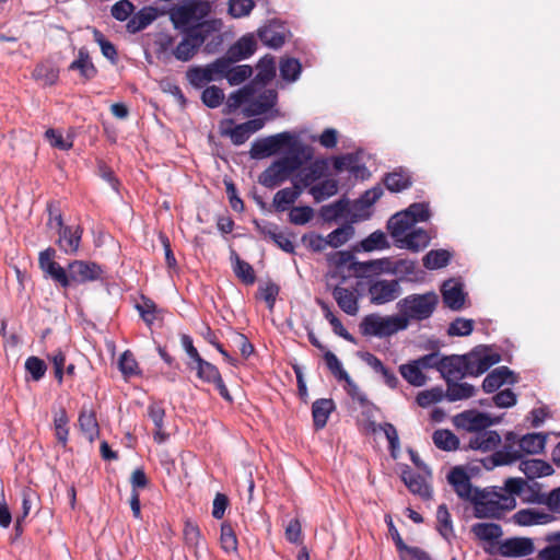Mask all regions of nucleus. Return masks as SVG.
Wrapping results in <instances>:
<instances>
[{
	"instance_id": "nucleus-40",
	"label": "nucleus",
	"mask_w": 560,
	"mask_h": 560,
	"mask_svg": "<svg viewBox=\"0 0 560 560\" xmlns=\"http://www.w3.org/2000/svg\"><path fill=\"white\" fill-rule=\"evenodd\" d=\"M69 417L65 410V408H59L57 411L54 412V429H55V435L58 441L62 445V447H66L68 444V438H69Z\"/></svg>"
},
{
	"instance_id": "nucleus-3",
	"label": "nucleus",
	"mask_w": 560,
	"mask_h": 560,
	"mask_svg": "<svg viewBox=\"0 0 560 560\" xmlns=\"http://www.w3.org/2000/svg\"><path fill=\"white\" fill-rule=\"evenodd\" d=\"M501 361V355L487 347H477L463 355L442 357L441 375L445 382L479 376Z\"/></svg>"
},
{
	"instance_id": "nucleus-13",
	"label": "nucleus",
	"mask_w": 560,
	"mask_h": 560,
	"mask_svg": "<svg viewBox=\"0 0 560 560\" xmlns=\"http://www.w3.org/2000/svg\"><path fill=\"white\" fill-rule=\"evenodd\" d=\"M256 50V39L252 34H246L230 46L222 59L229 63L249 58Z\"/></svg>"
},
{
	"instance_id": "nucleus-42",
	"label": "nucleus",
	"mask_w": 560,
	"mask_h": 560,
	"mask_svg": "<svg viewBox=\"0 0 560 560\" xmlns=\"http://www.w3.org/2000/svg\"><path fill=\"white\" fill-rule=\"evenodd\" d=\"M516 524L521 526H529L534 524H546L552 518L551 515L546 513L536 512L529 509H524L513 515Z\"/></svg>"
},
{
	"instance_id": "nucleus-36",
	"label": "nucleus",
	"mask_w": 560,
	"mask_h": 560,
	"mask_svg": "<svg viewBox=\"0 0 560 560\" xmlns=\"http://www.w3.org/2000/svg\"><path fill=\"white\" fill-rule=\"evenodd\" d=\"M187 366L191 371H195L197 377L205 383L211 384L215 380H219V376L221 375L215 365L206 361L202 358L197 360V362H195L194 364L187 363Z\"/></svg>"
},
{
	"instance_id": "nucleus-30",
	"label": "nucleus",
	"mask_w": 560,
	"mask_h": 560,
	"mask_svg": "<svg viewBox=\"0 0 560 560\" xmlns=\"http://www.w3.org/2000/svg\"><path fill=\"white\" fill-rule=\"evenodd\" d=\"M520 469L528 479L550 476L553 474L552 466L542 459H526L520 464Z\"/></svg>"
},
{
	"instance_id": "nucleus-50",
	"label": "nucleus",
	"mask_w": 560,
	"mask_h": 560,
	"mask_svg": "<svg viewBox=\"0 0 560 560\" xmlns=\"http://www.w3.org/2000/svg\"><path fill=\"white\" fill-rule=\"evenodd\" d=\"M319 305L324 312L325 318L331 325L334 332L349 342H354V337L343 327L340 319L334 315L330 307L324 302H319Z\"/></svg>"
},
{
	"instance_id": "nucleus-47",
	"label": "nucleus",
	"mask_w": 560,
	"mask_h": 560,
	"mask_svg": "<svg viewBox=\"0 0 560 560\" xmlns=\"http://www.w3.org/2000/svg\"><path fill=\"white\" fill-rule=\"evenodd\" d=\"M348 207V199L341 198L332 203L323 206L319 213L324 221L331 222L340 218L347 211Z\"/></svg>"
},
{
	"instance_id": "nucleus-5",
	"label": "nucleus",
	"mask_w": 560,
	"mask_h": 560,
	"mask_svg": "<svg viewBox=\"0 0 560 560\" xmlns=\"http://www.w3.org/2000/svg\"><path fill=\"white\" fill-rule=\"evenodd\" d=\"M363 336L386 338L408 327V319L399 315L382 316L377 313L364 316L360 323Z\"/></svg>"
},
{
	"instance_id": "nucleus-9",
	"label": "nucleus",
	"mask_w": 560,
	"mask_h": 560,
	"mask_svg": "<svg viewBox=\"0 0 560 560\" xmlns=\"http://www.w3.org/2000/svg\"><path fill=\"white\" fill-rule=\"evenodd\" d=\"M499 421L500 418H492L490 415L475 409L465 410L456 415L453 419L456 428L474 433L486 430Z\"/></svg>"
},
{
	"instance_id": "nucleus-31",
	"label": "nucleus",
	"mask_w": 560,
	"mask_h": 560,
	"mask_svg": "<svg viewBox=\"0 0 560 560\" xmlns=\"http://www.w3.org/2000/svg\"><path fill=\"white\" fill-rule=\"evenodd\" d=\"M79 427L83 435L92 443L100 434V427L94 411L82 409L79 415Z\"/></svg>"
},
{
	"instance_id": "nucleus-34",
	"label": "nucleus",
	"mask_w": 560,
	"mask_h": 560,
	"mask_svg": "<svg viewBox=\"0 0 560 560\" xmlns=\"http://www.w3.org/2000/svg\"><path fill=\"white\" fill-rule=\"evenodd\" d=\"M294 151L293 154L280 159L290 174L300 170L303 162L311 160L313 156L312 149L304 144H300Z\"/></svg>"
},
{
	"instance_id": "nucleus-7",
	"label": "nucleus",
	"mask_w": 560,
	"mask_h": 560,
	"mask_svg": "<svg viewBox=\"0 0 560 560\" xmlns=\"http://www.w3.org/2000/svg\"><path fill=\"white\" fill-rule=\"evenodd\" d=\"M368 294L373 305H384L395 301L401 294V287L398 279H384L371 277L368 282Z\"/></svg>"
},
{
	"instance_id": "nucleus-35",
	"label": "nucleus",
	"mask_w": 560,
	"mask_h": 560,
	"mask_svg": "<svg viewBox=\"0 0 560 560\" xmlns=\"http://www.w3.org/2000/svg\"><path fill=\"white\" fill-rule=\"evenodd\" d=\"M255 93L256 91L253 83L231 93L226 101L228 113L235 112L242 105L247 106Z\"/></svg>"
},
{
	"instance_id": "nucleus-62",
	"label": "nucleus",
	"mask_w": 560,
	"mask_h": 560,
	"mask_svg": "<svg viewBox=\"0 0 560 560\" xmlns=\"http://www.w3.org/2000/svg\"><path fill=\"white\" fill-rule=\"evenodd\" d=\"M220 541L225 552H234L237 550V538L230 524L223 523L221 525Z\"/></svg>"
},
{
	"instance_id": "nucleus-38",
	"label": "nucleus",
	"mask_w": 560,
	"mask_h": 560,
	"mask_svg": "<svg viewBox=\"0 0 560 560\" xmlns=\"http://www.w3.org/2000/svg\"><path fill=\"white\" fill-rule=\"evenodd\" d=\"M432 440L434 445L442 451L452 452L459 448V439L447 429L436 430Z\"/></svg>"
},
{
	"instance_id": "nucleus-19",
	"label": "nucleus",
	"mask_w": 560,
	"mask_h": 560,
	"mask_svg": "<svg viewBox=\"0 0 560 560\" xmlns=\"http://www.w3.org/2000/svg\"><path fill=\"white\" fill-rule=\"evenodd\" d=\"M290 175L283 162L278 159L260 174L259 183L266 188L273 189L285 182Z\"/></svg>"
},
{
	"instance_id": "nucleus-48",
	"label": "nucleus",
	"mask_w": 560,
	"mask_h": 560,
	"mask_svg": "<svg viewBox=\"0 0 560 560\" xmlns=\"http://www.w3.org/2000/svg\"><path fill=\"white\" fill-rule=\"evenodd\" d=\"M279 70L283 80L294 82L301 74L302 65L295 58H283L280 61Z\"/></svg>"
},
{
	"instance_id": "nucleus-12",
	"label": "nucleus",
	"mask_w": 560,
	"mask_h": 560,
	"mask_svg": "<svg viewBox=\"0 0 560 560\" xmlns=\"http://www.w3.org/2000/svg\"><path fill=\"white\" fill-rule=\"evenodd\" d=\"M442 300L452 311H460L465 306L466 293L460 281L448 279L441 287Z\"/></svg>"
},
{
	"instance_id": "nucleus-27",
	"label": "nucleus",
	"mask_w": 560,
	"mask_h": 560,
	"mask_svg": "<svg viewBox=\"0 0 560 560\" xmlns=\"http://www.w3.org/2000/svg\"><path fill=\"white\" fill-rule=\"evenodd\" d=\"M454 257L448 249H431L422 257V266L429 270H438L446 267Z\"/></svg>"
},
{
	"instance_id": "nucleus-22",
	"label": "nucleus",
	"mask_w": 560,
	"mask_h": 560,
	"mask_svg": "<svg viewBox=\"0 0 560 560\" xmlns=\"http://www.w3.org/2000/svg\"><path fill=\"white\" fill-rule=\"evenodd\" d=\"M158 16L156 8L144 7L131 15L127 23V30L129 33L136 34L152 24Z\"/></svg>"
},
{
	"instance_id": "nucleus-26",
	"label": "nucleus",
	"mask_w": 560,
	"mask_h": 560,
	"mask_svg": "<svg viewBox=\"0 0 560 560\" xmlns=\"http://www.w3.org/2000/svg\"><path fill=\"white\" fill-rule=\"evenodd\" d=\"M547 442V434L540 432H533L523 435L518 440V446L522 454H539L545 450Z\"/></svg>"
},
{
	"instance_id": "nucleus-41",
	"label": "nucleus",
	"mask_w": 560,
	"mask_h": 560,
	"mask_svg": "<svg viewBox=\"0 0 560 560\" xmlns=\"http://www.w3.org/2000/svg\"><path fill=\"white\" fill-rule=\"evenodd\" d=\"M386 188L392 192H400L411 185V179L408 173L402 170L388 173L384 177Z\"/></svg>"
},
{
	"instance_id": "nucleus-28",
	"label": "nucleus",
	"mask_w": 560,
	"mask_h": 560,
	"mask_svg": "<svg viewBox=\"0 0 560 560\" xmlns=\"http://www.w3.org/2000/svg\"><path fill=\"white\" fill-rule=\"evenodd\" d=\"M69 69L79 71L80 75L84 80H91L97 73V70L93 65L89 51L85 47H81L79 49L78 58L70 63Z\"/></svg>"
},
{
	"instance_id": "nucleus-57",
	"label": "nucleus",
	"mask_w": 560,
	"mask_h": 560,
	"mask_svg": "<svg viewBox=\"0 0 560 560\" xmlns=\"http://www.w3.org/2000/svg\"><path fill=\"white\" fill-rule=\"evenodd\" d=\"M475 322L472 319L457 317L455 318L447 328L448 336H469L474 330Z\"/></svg>"
},
{
	"instance_id": "nucleus-23",
	"label": "nucleus",
	"mask_w": 560,
	"mask_h": 560,
	"mask_svg": "<svg viewBox=\"0 0 560 560\" xmlns=\"http://www.w3.org/2000/svg\"><path fill=\"white\" fill-rule=\"evenodd\" d=\"M332 296L346 314L357 315L359 312V300L352 290L337 285L332 290Z\"/></svg>"
},
{
	"instance_id": "nucleus-17",
	"label": "nucleus",
	"mask_w": 560,
	"mask_h": 560,
	"mask_svg": "<svg viewBox=\"0 0 560 560\" xmlns=\"http://www.w3.org/2000/svg\"><path fill=\"white\" fill-rule=\"evenodd\" d=\"M535 547L530 538L514 537L505 539L499 548L503 557H526L534 552Z\"/></svg>"
},
{
	"instance_id": "nucleus-16",
	"label": "nucleus",
	"mask_w": 560,
	"mask_h": 560,
	"mask_svg": "<svg viewBox=\"0 0 560 560\" xmlns=\"http://www.w3.org/2000/svg\"><path fill=\"white\" fill-rule=\"evenodd\" d=\"M278 101V94L275 90H265L257 97H252L248 105L243 108L246 117L258 116L271 109Z\"/></svg>"
},
{
	"instance_id": "nucleus-10",
	"label": "nucleus",
	"mask_w": 560,
	"mask_h": 560,
	"mask_svg": "<svg viewBox=\"0 0 560 560\" xmlns=\"http://www.w3.org/2000/svg\"><path fill=\"white\" fill-rule=\"evenodd\" d=\"M383 196V188L375 186L362 194L351 206L350 215L353 222L370 219L373 205Z\"/></svg>"
},
{
	"instance_id": "nucleus-54",
	"label": "nucleus",
	"mask_w": 560,
	"mask_h": 560,
	"mask_svg": "<svg viewBox=\"0 0 560 560\" xmlns=\"http://www.w3.org/2000/svg\"><path fill=\"white\" fill-rule=\"evenodd\" d=\"M233 63H229V70L224 73V78L228 79L231 85H238L248 79L252 73V67L247 65H241L232 67Z\"/></svg>"
},
{
	"instance_id": "nucleus-21",
	"label": "nucleus",
	"mask_w": 560,
	"mask_h": 560,
	"mask_svg": "<svg viewBox=\"0 0 560 560\" xmlns=\"http://www.w3.org/2000/svg\"><path fill=\"white\" fill-rule=\"evenodd\" d=\"M501 443L500 434L494 430H482L475 433L468 443V448L480 452L494 451Z\"/></svg>"
},
{
	"instance_id": "nucleus-46",
	"label": "nucleus",
	"mask_w": 560,
	"mask_h": 560,
	"mask_svg": "<svg viewBox=\"0 0 560 560\" xmlns=\"http://www.w3.org/2000/svg\"><path fill=\"white\" fill-rule=\"evenodd\" d=\"M300 197V191L291 190L290 187L280 189L276 192L272 200V206L277 212H284L293 205Z\"/></svg>"
},
{
	"instance_id": "nucleus-61",
	"label": "nucleus",
	"mask_w": 560,
	"mask_h": 560,
	"mask_svg": "<svg viewBox=\"0 0 560 560\" xmlns=\"http://www.w3.org/2000/svg\"><path fill=\"white\" fill-rule=\"evenodd\" d=\"M399 372L409 384L420 386V359L400 365Z\"/></svg>"
},
{
	"instance_id": "nucleus-43",
	"label": "nucleus",
	"mask_w": 560,
	"mask_h": 560,
	"mask_svg": "<svg viewBox=\"0 0 560 560\" xmlns=\"http://www.w3.org/2000/svg\"><path fill=\"white\" fill-rule=\"evenodd\" d=\"M257 74L255 77L254 82H252L254 85L257 83H260L261 85H265L269 81L273 79L276 75V62L275 58L272 56H265L262 57L258 65H257Z\"/></svg>"
},
{
	"instance_id": "nucleus-39",
	"label": "nucleus",
	"mask_w": 560,
	"mask_h": 560,
	"mask_svg": "<svg viewBox=\"0 0 560 560\" xmlns=\"http://www.w3.org/2000/svg\"><path fill=\"white\" fill-rule=\"evenodd\" d=\"M326 163L324 161H315L308 166L302 168L298 174L300 182L304 187H310L312 184L320 179L325 173Z\"/></svg>"
},
{
	"instance_id": "nucleus-33",
	"label": "nucleus",
	"mask_w": 560,
	"mask_h": 560,
	"mask_svg": "<svg viewBox=\"0 0 560 560\" xmlns=\"http://www.w3.org/2000/svg\"><path fill=\"white\" fill-rule=\"evenodd\" d=\"M445 398L448 401H457L468 399L475 396L477 389L468 383H459V381L446 382Z\"/></svg>"
},
{
	"instance_id": "nucleus-2",
	"label": "nucleus",
	"mask_w": 560,
	"mask_h": 560,
	"mask_svg": "<svg viewBox=\"0 0 560 560\" xmlns=\"http://www.w3.org/2000/svg\"><path fill=\"white\" fill-rule=\"evenodd\" d=\"M212 10L209 0H188L176 4L168 11L170 21L180 33L196 31L205 36L220 32L223 23L220 19H208Z\"/></svg>"
},
{
	"instance_id": "nucleus-1",
	"label": "nucleus",
	"mask_w": 560,
	"mask_h": 560,
	"mask_svg": "<svg viewBox=\"0 0 560 560\" xmlns=\"http://www.w3.org/2000/svg\"><path fill=\"white\" fill-rule=\"evenodd\" d=\"M55 257L56 249L48 247L39 253L38 265L46 277L65 289L72 282L81 284L103 278V268L94 261L73 260L68 265L69 273H67V270L55 261Z\"/></svg>"
},
{
	"instance_id": "nucleus-64",
	"label": "nucleus",
	"mask_w": 560,
	"mask_h": 560,
	"mask_svg": "<svg viewBox=\"0 0 560 560\" xmlns=\"http://www.w3.org/2000/svg\"><path fill=\"white\" fill-rule=\"evenodd\" d=\"M25 370L31 374L33 381L38 382L46 373L45 362L37 357H30L25 361Z\"/></svg>"
},
{
	"instance_id": "nucleus-25",
	"label": "nucleus",
	"mask_w": 560,
	"mask_h": 560,
	"mask_svg": "<svg viewBox=\"0 0 560 560\" xmlns=\"http://www.w3.org/2000/svg\"><path fill=\"white\" fill-rule=\"evenodd\" d=\"M335 410V402L332 399L320 398L312 405V417L316 430L323 429L328 421L330 413Z\"/></svg>"
},
{
	"instance_id": "nucleus-49",
	"label": "nucleus",
	"mask_w": 560,
	"mask_h": 560,
	"mask_svg": "<svg viewBox=\"0 0 560 560\" xmlns=\"http://www.w3.org/2000/svg\"><path fill=\"white\" fill-rule=\"evenodd\" d=\"M402 317L420 319V294H412L398 303Z\"/></svg>"
},
{
	"instance_id": "nucleus-45",
	"label": "nucleus",
	"mask_w": 560,
	"mask_h": 560,
	"mask_svg": "<svg viewBox=\"0 0 560 560\" xmlns=\"http://www.w3.org/2000/svg\"><path fill=\"white\" fill-rule=\"evenodd\" d=\"M471 530L477 538L486 541L495 540L503 535L501 526L495 523H477Z\"/></svg>"
},
{
	"instance_id": "nucleus-60",
	"label": "nucleus",
	"mask_w": 560,
	"mask_h": 560,
	"mask_svg": "<svg viewBox=\"0 0 560 560\" xmlns=\"http://www.w3.org/2000/svg\"><path fill=\"white\" fill-rule=\"evenodd\" d=\"M224 100V93L222 89L211 85L206 88L201 93L202 103L209 108L219 107Z\"/></svg>"
},
{
	"instance_id": "nucleus-15",
	"label": "nucleus",
	"mask_w": 560,
	"mask_h": 560,
	"mask_svg": "<svg viewBox=\"0 0 560 560\" xmlns=\"http://www.w3.org/2000/svg\"><path fill=\"white\" fill-rule=\"evenodd\" d=\"M518 376L508 366H499L492 370L482 382V389L486 393H494L504 384L517 383Z\"/></svg>"
},
{
	"instance_id": "nucleus-59",
	"label": "nucleus",
	"mask_w": 560,
	"mask_h": 560,
	"mask_svg": "<svg viewBox=\"0 0 560 560\" xmlns=\"http://www.w3.org/2000/svg\"><path fill=\"white\" fill-rule=\"evenodd\" d=\"M324 359L328 370L339 380L346 381L347 383H351V378L347 371L343 370L340 360L337 358L335 353L331 351H326L324 354Z\"/></svg>"
},
{
	"instance_id": "nucleus-51",
	"label": "nucleus",
	"mask_w": 560,
	"mask_h": 560,
	"mask_svg": "<svg viewBox=\"0 0 560 560\" xmlns=\"http://www.w3.org/2000/svg\"><path fill=\"white\" fill-rule=\"evenodd\" d=\"M354 234V229L351 224H345L337 228L327 235L328 245L337 248L346 244Z\"/></svg>"
},
{
	"instance_id": "nucleus-18",
	"label": "nucleus",
	"mask_w": 560,
	"mask_h": 560,
	"mask_svg": "<svg viewBox=\"0 0 560 560\" xmlns=\"http://www.w3.org/2000/svg\"><path fill=\"white\" fill-rule=\"evenodd\" d=\"M83 230L81 226L67 225L62 231L58 232L56 244L67 255H74L80 248Z\"/></svg>"
},
{
	"instance_id": "nucleus-8",
	"label": "nucleus",
	"mask_w": 560,
	"mask_h": 560,
	"mask_svg": "<svg viewBox=\"0 0 560 560\" xmlns=\"http://www.w3.org/2000/svg\"><path fill=\"white\" fill-rule=\"evenodd\" d=\"M292 136L287 131L257 139L252 143L249 155L255 160L269 158L276 154L282 147L290 144Z\"/></svg>"
},
{
	"instance_id": "nucleus-29",
	"label": "nucleus",
	"mask_w": 560,
	"mask_h": 560,
	"mask_svg": "<svg viewBox=\"0 0 560 560\" xmlns=\"http://www.w3.org/2000/svg\"><path fill=\"white\" fill-rule=\"evenodd\" d=\"M516 444L505 443L503 447L499 451H495L490 460L492 462V467L511 465L523 457L520 446L515 447Z\"/></svg>"
},
{
	"instance_id": "nucleus-32",
	"label": "nucleus",
	"mask_w": 560,
	"mask_h": 560,
	"mask_svg": "<svg viewBox=\"0 0 560 560\" xmlns=\"http://www.w3.org/2000/svg\"><path fill=\"white\" fill-rule=\"evenodd\" d=\"M258 36L264 45L278 49L285 42L283 30L278 25H266L258 31Z\"/></svg>"
},
{
	"instance_id": "nucleus-11",
	"label": "nucleus",
	"mask_w": 560,
	"mask_h": 560,
	"mask_svg": "<svg viewBox=\"0 0 560 560\" xmlns=\"http://www.w3.org/2000/svg\"><path fill=\"white\" fill-rule=\"evenodd\" d=\"M182 40L174 47V58L182 62L190 61L198 52L199 48L203 45L209 36L201 35L196 31L192 33H182Z\"/></svg>"
},
{
	"instance_id": "nucleus-4",
	"label": "nucleus",
	"mask_w": 560,
	"mask_h": 560,
	"mask_svg": "<svg viewBox=\"0 0 560 560\" xmlns=\"http://www.w3.org/2000/svg\"><path fill=\"white\" fill-rule=\"evenodd\" d=\"M419 219L420 203H413L408 209L392 215L387 221V230L402 247L418 249L420 230L417 231L413 228Z\"/></svg>"
},
{
	"instance_id": "nucleus-53",
	"label": "nucleus",
	"mask_w": 560,
	"mask_h": 560,
	"mask_svg": "<svg viewBox=\"0 0 560 560\" xmlns=\"http://www.w3.org/2000/svg\"><path fill=\"white\" fill-rule=\"evenodd\" d=\"M183 534H184L185 544L189 548L194 549L195 553L197 555L198 549L202 545L201 532H200L198 525H196L192 522H186Z\"/></svg>"
},
{
	"instance_id": "nucleus-24",
	"label": "nucleus",
	"mask_w": 560,
	"mask_h": 560,
	"mask_svg": "<svg viewBox=\"0 0 560 560\" xmlns=\"http://www.w3.org/2000/svg\"><path fill=\"white\" fill-rule=\"evenodd\" d=\"M369 429L371 430L372 433H377V432L384 433L386 440L388 441L390 456L394 459H397L398 454H399L400 443H399V436H398V432H397L396 428L389 422H384V423L370 422Z\"/></svg>"
},
{
	"instance_id": "nucleus-58",
	"label": "nucleus",
	"mask_w": 560,
	"mask_h": 560,
	"mask_svg": "<svg viewBox=\"0 0 560 560\" xmlns=\"http://www.w3.org/2000/svg\"><path fill=\"white\" fill-rule=\"evenodd\" d=\"M45 138L51 147L62 151H68L73 145V140L70 136L63 138L62 133L54 128H49L46 130Z\"/></svg>"
},
{
	"instance_id": "nucleus-52",
	"label": "nucleus",
	"mask_w": 560,
	"mask_h": 560,
	"mask_svg": "<svg viewBox=\"0 0 560 560\" xmlns=\"http://www.w3.org/2000/svg\"><path fill=\"white\" fill-rule=\"evenodd\" d=\"M361 247L365 252H373L388 248L389 243L387 241L386 234L383 231L377 230L371 233L361 242Z\"/></svg>"
},
{
	"instance_id": "nucleus-14",
	"label": "nucleus",
	"mask_w": 560,
	"mask_h": 560,
	"mask_svg": "<svg viewBox=\"0 0 560 560\" xmlns=\"http://www.w3.org/2000/svg\"><path fill=\"white\" fill-rule=\"evenodd\" d=\"M447 480L452 485L454 491L459 498L470 501L472 503L475 490L478 489L472 488L470 478L464 468L454 467L447 475Z\"/></svg>"
},
{
	"instance_id": "nucleus-63",
	"label": "nucleus",
	"mask_w": 560,
	"mask_h": 560,
	"mask_svg": "<svg viewBox=\"0 0 560 560\" xmlns=\"http://www.w3.org/2000/svg\"><path fill=\"white\" fill-rule=\"evenodd\" d=\"M314 210L310 206L293 207L289 212V220L292 224L304 225L312 220Z\"/></svg>"
},
{
	"instance_id": "nucleus-20",
	"label": "nucleus",
	"mask_w": 560,
	"mask_h": 560,
	"mask_svg": "<svg viewBox=\"0 0 560 560\" xmlns=\"http://www.w3.org/2000/svg\"><path fill=\"white\" fill-rule=\"evenodd\" d=\"M487 497L488 494L485 491L475 490L472 504L475 508V516L478 518L497 517L503 508L498 500H487Z\"/></svg>"
},
{
	"instance_id": "nucleus-44",
	"label": "nucleus",
	"mask_w": 560,
	"mask_h": 560,
	"mask_svg": "<svg viewBox=\"0 0 560 560\" xmlns=\"http://www.w3.org/2000/svg\"><path fill=\"white\" fill-rule=\"evenodd\" d=\"M231 259L233 261L235 276L245 284H253L256 280V276L252 265L241 259L235 252H232Z\"/></svg>"
},
{
	"instance_id": "nucleus-55",
	"label": "nucleus",
	"mask_w": 560,
	"mask_h": 560,
	"mask_svg": "<svg viewBox=\"0 0 560 560\" xmlns=\"http://www.w3.org/2000/svg\"><path fill=\"white\" fill-rule=\"evenodd\" d=\"M436 523H438V525H436L438 530L444 538L447 539L450 536L453 535V525H452L451 514L445 504H441L438 508Z\"/></svg>"
},
{
	"instance_id": "nucleus-56",
	"label": "nucleus",
	"mask_w": 560,
	"mask_h": 560,
	"mask_svg": "<svg viewBox=\"0 0 560 560\" xmlns=\"http://www.w3.org/2000/svg\"><path fill=\"white\" fill-rule=\"evenodd\" d=\"M255 8L254 0H229V14L234 19L245 18Z\"/></svg>"
},
{
	"instance_id": "nucleus-37",
	"label": "nucleus",
	"mask_w": 560,
	"mask_h": 560,
	"mask_svg": "<svg viewBox=\"0 0 560 560\" xmlns=\"http://www.w3.org/2000/svg\"><path fill=\"white\" fill-rule=\"evenodd\" d=\"M338 192V182L334 178H327L320 183L313 185L308 194L312 195L316 202L324 201Z\"/></svg>"
},
{
	"instance_id": "nucleus-6",
	"label": "nucleus",
	"mask_w": 560,
	"mask_h": 560,
	"mask_svg": "<svg viewBox=\"0 0 560 560\" xmlns=\"http://www.w3.org/2000/svg\"><path fill=\"white\" fill-rule=\"evenodd\" d=\"M228 70V60L221 57L206 66L190 67L186 71V79L195 89H201L209 82L223 79Z\"/></svg>"
}]
</instances>
